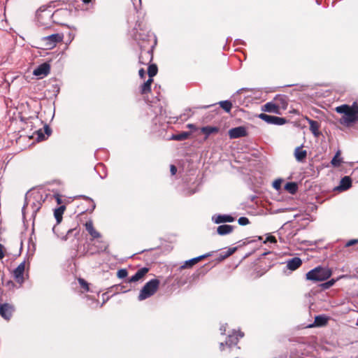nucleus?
<instances>
[{"label":"nucleus","instance_id":"1","mask_svg":"<svg viewBox=\"0 0 358 358\" xmlns=\"http://www.w3.org/2000/svg\"><path fill=\"white\" fill-rule=\"evenodd\" d=\"M335 110L338 113L343 114L340 120V123L342 124L348 126L358 121V105L355 102L352 106L343 104L337 106Z\"/></svg>","mask_w":358,"mask_h":358},{"label":"nucleus","instance_id":"2","mask_svg":"<svg viewBox=\"0 0 358 358\" xmlns=\"http://www.w3.org/2000/svg\"><path fill=\"white\" fill-rule=\"evenodd\" d=\"M36 19L39 27L45 29L50 28L54 23L52 9L39 8L36 12Z\"/></svg>","mask_w":358,"mask_h":358},{"label":"nucleus","instance_id":"3","mask_svg":"<svg viewBox=\"0 0 358 358\" xmlns=\"http://www.w3.org/2000/svg\"><path fill=\"white\" fill-rule=\"evenodd\" d=\"M331 275V271L328 268L318 266L306 273V279L313 281H324Z\"/></svg>","mask_w":358,"mask_h":358},{"label":"nucleus","instance_id":"4","mask_svg":"<svg viewBox=\"0 0 358 358\" xmlns=\"http://www.w3.org/2000/svg\"><path fill=\"white\" fill-rule=\"evenodd\" d=\"M159 281L157 279H152L148 282L141 289L138 295V300H145L152 296L157 290Z\"/></svg>","mask_w":358,"mask_h":358},{"label":"nucleus","instance_id":"5","mask_svg":"<svg viewBox=\"0 0 358 358\" xmlns=\"http://www.w3.org/2000/svg\"><path fill=\"white\" fill-rule=\"evenodd\" d=\"M63 38V34H53L41 38V41L43 45V48L50 50L55 48L59 42L62 41Z\"/></svg>","mask_w":358,"mask_h":358},{"label":"nucleus","instance_id":"6","mask_svg":"<svg viewBox=\"0 0 358 358\" xmlns=\"http://www.w3.org/2000/svg\"><path fill=\"white\" fill-rule=\"evenodd\" d=\"M71 12L66 8H62L52 12V19L55 24L64 25L65 21L70 16Z\"/></svg>","mask_w":358,"mask_h":358},{"label":"nucleus","instance_id":"7","mask_svg":"<svg viewBox=\"0 0 358 358\" xmlns=\"http://www.w3.org/2000/svg\"><path fill=\"white\" fill-rule=\"evenodd\" d=\"M258 117L261 120L267 122L268 124H275V125H282L286 122V120L283 117L273 116V115H267L265 113H261L259 115Z\"/></svg>","mask_w":358,"mask_h":358},{"label":"nucleus","instance_id":"8","mask_svg":"<svg viewBox=\"0 0 358 358\" xmlns=\"http://www.w3.org/2000/svg\"><path fill=\"white\" fill-rule=\"evenodd\" d=\"M14 306L10 303H3L0 306V315L6 320H9L14 312Z\"/></svg>","mask_w":358,"mask_h":358},{"label":"nucleus","instance_id":"9","mask_svg":"<svg viewBox=\"0 0 358 358\" xmlns=\"http://www.w3.org/2000/svg\"><path fill=\"white\" fill-rule=\"evenodd\" d=\"M25 270V262L20 263L17 267L13 271V276L15 280L22 285L24 282V272Z\"/></svg>","mask_w":358,"mask_h":358},{"label":"nucleus","instance_id":"10","mask_svg":"<svg viewBox=\"0 0 358 358\" xmlns=\"http://www.w3.org/2000/svg\"><path fill=\"white\" fill-rule=\"evenodd\" d=\"M50 72V65L47 63H43L39 65L33 71V74L39 78H43L46 76Z\"/></svg>","mask_w":358,"mask_h":358},{"label":"nucleus","instance_id":"11","mask_svg":"<svg viewBox=\"0 0 358 358\" xmlns=\"http://www.w3.org/2000/svg\"><path fill=\"white\" fill-rule=\"evenodd\" d=\"M230 138H238L247 136V130L244 127H237L229 131Z\"/></svg>","mask_w":358,"mask_h":358},{"label":"nucleus","instance_id":"12","mask_svg":"<svg viewBox=\"0 0 358 358\" xmlns=\"http://www.w3.org/2000/svg\"><path fill=\"white\" fill-rule=\"evenodd\" d=\"M262 110L268 113L280 114L279 106L273 102H268L264 104L262 107Z\"/></svg>","mask_w":358,"mask_h":358},{"label":"nucleus","instance_id":"13","mask_svg":"<svg viewBox=\"0 0 358 358\" xmlns=\"http://www.w3.org/2000/svg\"><path fill=\"white\" fill-rule=\"evenodd\" d=\"M294 157L297 162H303L307 157V151L303 150L302 146H299L294 150Z\"/></svg>","mask_w":358,"mask_h":358},{"label":"nucleus","instance_id":"14","mask_svg":"<svg viewBox=\"0 0 358 358\" xmlns=\"http://www.w3.org/2000/svg\"><path fill=\"white\" fill-rule=\"evenodd\" d=\"M213 220L216 224L224 223V222H232L234 221V218L229 215H217L213 217Z\"/></svg>","mask_w":358,"mask_h":358},{"label":"nucleus","instance_id":"15","mask_svg":"<svg viewBox=\"0 0 358 358\" xmlns=\"http://www.w3.org/2000/svg\"><path fill=\"white\" fill-rule=\"evenodd\" d=\"M301 264L302 261L299 257H294L287 262V267L291 271L297 269Z\"/></svg>","mask_w":358,"mask_h":358},{"label":"nucleus","instance_id":"16","mask_svg":"<svg viewBox=\"0 0 358 358\" xmlns=\"http://www.w3.org/2000/svg\"><path fill=\"white\" fill-rule=\"evenodd\" d=\"M148 272V268L144 267L141 269H138L137 272L131 278H129V282H135L141 280L147 273Z\"/></svg>","mask_w":358,"mask_h":358},{"label":"nucleus","instance_id":"17","mask_svg":"<svg viewBox=\"0 0 358 358\" xmlns=\"http://www.w3.org/2000/svg\"><path fill=\"white\" fill-rule=\"evenodd\" d=\"M306 119L310 124V130L313 134V135L315 137L319 136L320 134V132L319 131L320 126V123L318 122L313 120L308 117H306Z\"/></svg>","mask_w":358,"mask_h":358},{"label":"nucleus","instance_id":"18","mask_svg":"<svg viewBox=\"0 0 358 358\" xmlns=\"http://www.w3.org/2000/svg\"><path fill=\"white\" fill-rule=\"evenodd\" d=\"M86 230L93 238L101 237V234L94 228L92 221L87 222L85 224Z\"/></svg>","mask_w":358,"mask_h":358},{"label":"nucleus","instance_id":"19","mask_svg":"<svg viewBox=\"0 0 358 358\" xmlns=\"http://www.w3.org/2000/svg\"><path fill=\"white\" fill-rule=\"evenodd\" d=\"M209 255H210L209 254H206V255H201L199 257L193 258L188 261H186L185 262V264L183 266H182L181 268H185L192 267L193 265L198 263L200 260L208 257Z\"/></svg>","mask_w":358,"mask_h":358},{"label":"nucleus","instance_id":"20","mask_svg":"<svg viewBox=\"0 0 358 358\" xmlns=\"http://www.w3.org/2000/svg\"><path fill=\"white\" fill-rule=\"evenodd\" d=\"M234 227L231 225L224 224L217 227V231L221 236L227 235L232 232Z\"/></svg>","mask_w":358,"mask_h":358},{"label":"nucleus","instance_id":"21","mask_svg":"<svg viewBox=\"0 0 358 358\" xmlns=\"http://www.w3.org/2000/svg\"><path fill=\"white\" fill-rule=\"evenodd\" d=\"M152 83H153V79L149 78L148 80L141 86V93L142 94H145L150 92L151 85Z\"/></svg>","mask_w":358,"mask_h":358},{"label":"nucleus","instance_id":"22","mask_svg":"<svg viewBox=\"0 0 358 358\" xmlns=\"http://www.w3.org/2000/svg\"><path fill=\"white\" fill-rule=\"evenodd\" d=\"M238 341V335H229L226 341L225 345L228 346L229 348H231L233 345H236Z\"/></svg>","mask_w":358,"mask_h":358},{"label":"nucleus","instance_id":"23","mask_svg":"<svg viewBox=\"0 0 358 358\" xmlns=\"http://www.w3.org/2000/svg\"><path fill=\"white\" fill-rule=\"evenodd\" d=\"M65 207L64 206H60L58 208L55 210L54 215L57 220V223L61 222L62 220V214L64 211Z\"/></svg>","mask_w":358,"mask_h":358},{"label":"nucleus","instance_id":"24","mask_svg":"<svg viewBox=\"0 0 358 358\" xmlns=\"http://www.w3.org/2000/svg\"><path fill=\"white\" fill-rule=\"evenodd\" d=\"M201 132L205 134L207 136L213 133H217L219 131V129L215 127H203L201 129Z\"/></svg>","mask_w":358,"mask_h":358},{"label":"nucleus","instance_id":"25","mask_svg":"<svg viewBox=\"0 0 358 358\" xmlns=\"http://www.w3.org/2000/svg\"><path fill=\"white\" fill-rule=\"evenodd\" d=\"M327 317L324 315H318L315 318V323L316 326H323L327 322Z\"/></svg>","mask_w":358,"mask_h":358},{"label":"nucleus","instance_id":"26","mask_svg":"<svg viewBox=\"0 0 358 358\" xmlns=\"http://www.w3.org/2000/svg\"><path fill=\"white\" fill-rule=\"evenodd\" d=\"M285 189L291 194H294L297 191V185L295 182H287L285 185Z\"/></svg>","mask_w":358,"mask_h":358},{"label":"nucleus","instance_id":"27","mask_svg":"<svg viewBox=\"0 0 358 358\" xmlns=\"http://www.w3.org/2000/svg\"><path fill=\"white\" fill-rule=\"evenodd\" d=\"M340 151H338L335 156L333 157V159H331V164L332 166H335V167H338L341 165V162H342V159L340 157Z\"/></svg>","mask_w":358,"mask_h":358},{"label":"nucleus","instance_id":"28","mask_svg":"<svg viewBox=\"0 0 358 358\" xmlns=\"http://www.w3.org/2000/svg\"><path fill=\"white\" fill-rule=\"evenodd\" d=\"M351 186V180L348 176H345L341 180V187L343 189H347Z\"/></svg>","mask_w":358,"mask_h":358},{"label":"nucleus","instance_id":"29","mask_svg":"<svg viewBox=\"0 0 358 358\" xmlns=\"http://www.w3.org/2000/svg\"><path fill=\"white\" fill-rule=\"evenodd\" d=\"M219 104L226 112H230L232 108V103L229 101H222L219 102Z\"/></svg>","mask_w":358,"mask_h":358},{"label":"nucleus","instance_id":"30","mask_svg":"<svg viewBox=\"0 0 358 358\" xmlns=\"http://www.w3.org/2000/svg\"><path fill=\"white\" fill-rule=\"evenodd\" d=\"M149 78H152L157 73V67L155 64H151L148 69Z\"/></svg>","mask_w":358,"mask_h":358},{"label":"nucleus","instance_id":"31","mask_svg":"<svg viewBox=\"0 0 358 358\" xmlns=\"http://www.w3.org/2000/svg\"><path fill=\"white\" fill-rule=\"evenodd\" d=\"M189 133L188 132H182L179 134L173 135L172 136V139L176 140V141H183L188 138Z\"/></svg>","mask_w":358,"mask_h":358},{"label":"nucleus","instance_id":"32","mask_svg":"<svg viewBox=\"0 0 358 358\" xmlns=\"http://www.w3.org/2000/svg\"><path fill=\"white\" fill-rule=\"evenodd\" d=\"M3 285L6 287L9 290H12L15 287V284L10 280H6L3 282Z\"/></svg>","mask_w":358,"mask_h":358},{"label":"nucleus","instance_id":"33","mask_svg":"<svg viewBox=\"0 0 358 358\" xmlns=\"http://www.w3.org/2000/svg\"><path fill=\"white\" fill-rule=\"evenodd\" d=\"M127 271L126 269H120L117 273V275L119 278H124L127 276Z\"/></svg>","mask_w":358,"mask_h":358},{"label":"nucleus","instance_id":"34","mask_svg":"<svg viewBox=\"0 0 358 358\" xmlns=\"http://www.w3.org/2000/svg\"><path fill=\"white\" fill-rule=\"evenodd\" d=\"M79 284L80 286L85 289V291L89 290L88 283L83 278L78 279Z\"/></svg>","mask_w":358,"mask_h":358},{"label":"nucleus","instance_id":"35","mask_svg":"<svg viewBox=\"0 0 358 358\" xmlns=\"http://www.w3.org/2000/svg\"><path fill=\"white\" fill-rule=\"evenodd\" d=\"M238 222L240 225H242V226H245V225H247L248 224H249V220L245 217H241L238 220Z\"/></svg>","mask_w":358,"mask_h":358},{"label":"nucleus","instance_id":"36","mask_svg":"<svg viewBox=\"0 0 358 358\" xmlns=\"http://www.w3.org/2000/svg\"><path fill=\"white\" fill-rule=\"evenodd\" d=\"M281 184H282V180L281 179H278V180H275L273 183V187L278 190L280 189L281 187Z\"/></svg>","mask_w":358,"mask_h":358},{"label":"nucleus","instance_id":"37","mask_svg":"<svg viewBox=\"0 0 358 358\" xmlns=\"http://www.w3.org/2000/svg\"><path fill=\"white\" fill-rule=\"evenodd\" d=\"M334 282H335L334 280H329L325 283H323L322 287L324 289H327V288L330 287L331 286H332L334 284Z\"/></svg>","mask_w":358,"mask_h":358},{"label":"nucleus","instance_id":"38","mask_svg":"<svg viewBox=\"0 0 358 358\" xmlns=\"http://www.w3.org/2000/svg\"><path fill=\"white\" fill-rule=\"evenodd\" d=\"M266 242H270V243H277V240H276L275 236H268L266 238V240L264 241V243H266Z\"/></svg>","mask_w":358,"mask_h":358},{"label":"nucleus","instance_id":"39","mask_svg":"<svg viewBox=\"0 0 358 358\" xmlns=\"http://www.w3.org/2000/svg\"><path fill=\"white\" fill-rule=\"evenodd\" d=\"M236 248H229L228 250H227V254L224 255V257H229L230 255H231L232 254H234L236 250Z\"/></svg>","mask_w":358,"mask_h":358},{"label":"nucleus","instance_id":"40","mask_svg":"<svg viewBox=\"0 0 358 358\" xmlns=\"http://www.w3.org/2000/svg\"><path fill=\"white\" fill-rule=\"evenodd\" d=\"M358 243V239H352L350 241H349L346 244H345V246L346 247H350V246H352L356 243Z\"/></svg>","mask_w":358,"mask_h":358},{"label":"nucleus","instance_id":"41","mask_svg":"<svg viewBox=\"0 0 358 358\" xmlns=\"http://www.w3.org/2000/svg\"><path fill=\"white\" fill-rule=\"evenodd\" d=\"M4 257V247L3 245L0 244V259H2Z\"/></svg>","mask_w":358,"mask_h":358},{"label":"nucleus","instance_id":"42","mask_svg":"<svg viewBox=\"0 0 358 358\" xmlns=\"http://www.w3.org/2000/svg\"><path fill=\"white\" fill-rule=\"evenodd\" d=\"M138 75L140 76L141 78L143 79L145 78V71H144L143 69H141L138 71Z\"/></svg>","mask_w":358,"mask_h":358},{"label":"nucleus","instance_id":"43","mask_svg":"<svg viewBox=\"0 0 358 358\" xmlns=\"http://www.w3.org/2000/svg\"><path fill=\"white\" fill-rule=\"evenodd\" d=\"M177 169L174 165H171V173L172 175H175L176 173Z\"/></svg>","mask_w":358,"mask_h":358},{"label":"nucleus","instance_id":"44","mask_svg":"<svg viewBox=\"0 0 358 358\" xmlns=\"http://www.w3.org/2000/svg\"><path fill=\"white\" fill-rule=\"evenodd\" d=\"M224 344L223 343H220V350H224Z\"/></svg>","mask_w":358,"mask_h":358},{"label":"nucleus","instance_id":"45","mask_svg":"<svg viewBox=\"0 0 358 358\" xmlns=\"http://www.w3.org/2000/svg\"><path fill=\"white\" fill-rule=\"evenodd\" d=\"M91 0H83V1L85 3H87L90 1Z\"/></svg>","mask_w":358,"mask_h":358},{"label":"nucleus","instance_id":"46","mask_svg":"<svg viewBox=\"0 0 358 358\" xmlns=\"http://www.w3.org/2000/svg\"><path fill=\"white\" fill-rule=\"evenodd\" d=\"M238 336H239V337H241H241H243V334H242V333H239V334H238Z\"/></svg>","mask_w":358,"mask_h":358},{"label":"nucleus","instance_id":"47","mask_svg":"<svg viewBox=\"0 0 358 358\" xmlns=\"http://www.w3.org/2000/svg\"><path fill=\"white\" fill-rule=\"evenodd\" d=\"M221 329V331H225V329H224V328H223V327H221V329Z\"/></svg>","mask_w":358,"mask_h":358},{"label":"nucleus","instance_id":"48","mask_svg":"<svg viewBox=\"0 0 358 358\" xmlns=\"http://www.w3.org/2000/svg\"><path fill=\"white\" fill-rule=\"evenodd\" d=\"M188 127H189V128H191V127H193V125H192V124H188Z\"/></svg>","mask_w":358,"mask_h":358},{"label":"nucleus","instance_id":"49","mask_svg":"<svg viewBox=\"0 0 358 358\" xmlns=\"http://www.w3.org/2000/svg\"><path fill=\"white\" fill-rule=\"evenodd\" d=\"M209 106H203V108H208V107H209Z\"/></svg>","mask_w":358,"mask_h":358},{"label":"nucleus","instance_id":"50","mask_svg":"<svg viewBox=\"0 0 358 358\" xmlns=\"http://www.w3.org/2000/svg\"><path fill=\"white\" fill-rule=\"evenodd\" d=\"M57 202L59 203V202H60L59 199H57Z\"/></svg>","mask_w":358,"mask_h":358},{"label":"nucleus","instance_id":"51","mask_svg":"<svg viewBox=\"0 0 358 358\" xmlns=\"http://www.w3.org/2000/svg\"><path fill=\"white\" fill-rule=\"evenodd\" d=\"M236 358H237V357H236Z\"/></svg>","mask_w":358,"mask_h":358}]
</instances>
